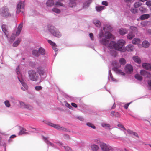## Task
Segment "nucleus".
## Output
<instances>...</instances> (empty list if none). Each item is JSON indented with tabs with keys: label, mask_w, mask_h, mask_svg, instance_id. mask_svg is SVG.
I'll list each match as a JSON object with an SVG mask.
<instances>
[{
	"label": "nucleus",
	"mask_w": 151,
	"mask_h": 151,
	"mask_svg": "<svg viewBox=\"0 0 151 151\" xmlns=\"http://www.w3.org/2000/svg\"><path fill=\"white\" fill-rule=\"evenodd\" d=\"M99 42L101 45L107 47L109 49H114L122 52H124L125 50L124 49L123 47L126 42L123 39H120L116 43L113 41L109 42L108 40L102 38L100 40Z\"/></svg>",
	"instance_id": "f257e3e1"
},
{
	"label": "nucleus",
	"mask_w": 151,
	"mask_h": 151,
	"mask_svg": "<svg viewBox=\"0 0 151 151\" xmlns=\"http://www.w3.org/2000/svg\"><path fill=\"white\" fill-rule=\"evenodd\" d=\"M16 72L17 75V78L19 81L21 83L22 87H21V89L23 91H25L27 90L28 88V86L27 84L25 83L23 80L20 79V77L21 76V74L19 72V66H18L16 68Z\"/></svg>",
	"instance_id": "f03ea898"
},
{
	"label": "nucleus",
	"mask_w": 151,
	"mask_h": 151,
	"mask_svg": "<svg viewBox=\"0 0 151 151\" xmlns=\"http://www.w3.org/2000/svg\"><path fill=\"white\" fill-rule=\"evenodd\" d=\"M47 29L53 36L57 37H60L61 36V33L53 26L49 24L47 25Z\"/></svg>",
	"instance_id": "7ed1b4c3"
},
{
	"label": "nucleus",
	"mask_w": 151,
	"mask_h": 151,
	"mask_svg": "<svg viewBox=\"0 0 151 151\" xmlns=\"http://www.w3.org/2000/svg\"><path fill=\"white\" fill-rule=\"evenodd\" d=\"M112 64L114 66L112 70L115 72L116 74L123 76L125 75V73L123 72L121 70L119 69L121 67V65L118 63V62L114 61L112 62Z\"/></svg>",
	"instance_id": "20e7f679"
},
{
	"label": "nucleus",
	"mask_w": 151,
	"mask_h": 151,
	"mask_svg": "<svg viewBox=\"0 0 151 151\" xmlns=\"http://www.w3.org/2000/svg\"><path fill=\"white\" fill-rule=\"evenodd\" d=\"M29 79L32 81H37L38 76L36 75V72L34 70H29L28 72Z\"/></svg>",
	"instance_id": "39448f33"
},
{
	"label": "nucleus",
	"mask_w": 151,
	"mask_h": 151,
	"mask_svg": "<svg viewBox=\"0 0 151 151\" xmlns=\"http://www.w3.org/2000/svg\"><path fill=\"white\" fill-rule=\"evenodd\" d=\"M0 13L3 17H8L10 16L8 8L6 6H4L0 9Z\"/></svg>",
	"instance_id": "423d86ee"
},
{
	"label": "nucleus",
	"mask_w": 151,
	"mask_h": 151,
	"mask_svg": "<svg viewBox=\"0 0 151 151\" xmlns=\"http://www.w3.org/2000/svg\"><path fill=\"white\" fill-rule=\"evenodd\" d=\"M37 72L41 76V80L44 79L46 77L47 75L45 73V69L42 67H39L37 68Z\"/></svg>",
	"instance_id": "0eeeda50"
},
{
	"label": "nucleus",
	"mask_w": 151,
	"mask_h": 151,
	"mask_svg": "<svg viewBox=\"0 0 151 151\" xmlns=\"http://www.w3.org/2000/svg\"><path fill=\"white\" fill-rule=\"evenodd\" d=\"M118 126L121 130H122L123 131H124L126 130L127 131L128 134L133 135L135 136L136 137H139L137 133L134 132H133L129 129H126L123 125L120 124H119L118 125Z\"/></svg>",
	"instance_id": "6e6552de"
},
{
	"label": "nucleus",
	"mask_w": 151,
	"mask_h": 151,
	"mask_svg": "<svg viewBox=\"0 0 151 151\" xmlns=\"http://www.w3.org/2000/svg\"><path fill=\"white\" fill-rule=\"evenodd\" d=\"M97 144H99L100 147L103 151H110L112 149V147L110 146L107 145L105 143L98 142Z\"/></svg>",
	"instance_id": "1a4fd4ad"
},
{
	"label": "nucleus",
	"mask_w": 151,
	"mask_h": 151,
	"mask_svg": "<svg viewBox=\"0 0 151 151\" xmlns=\"http://www.w3.org/2000/svg\"><path fill=\"white\" fill-rule=\"evenodd\" d=\"M24 1H20L17 4V7L16 12L17 13H19L20 12L24 13L22 10L24 9Z\"/></svg>",
	"instance_id": "9d476101"
},
{
	"label": "nucleus",
	"mask_w": 151,
	"mask_h": 151,
	"mask_svg": "<svg viewBox=\"0 0 151 151\" xmlns=\"http://www.w3.org/2000/svg\"><path fill=\"white\" fill-rule=\"evenodd\" d=\"M46 124L48 125L53 127L60 130L64 131L65 129L62 127H61L58 124L52 123L49 122H47Z\"/></svg>",
	"instance_id": "9b49d317"
},
{
	"label": "nucleus",
	"mask_w": 151,
	"mask_h": 151,
	"mask_svg": "<svg viewBox=\"0 0 151 151\" xmlns=\"http://www.w3.org/2000/svg\"><path fill=\"white\" fill-rule=\"evenodd\" d=\"M112 37V34L108 32H105L104 35L102 31H101L99 34V37L101 38L102 37H105L106 39H109Z\"/></svg>",
	"instance_id": "f8f14e48"
},
{
	"label": "nucleus",
	"mask_w": 151,
	"mask_h": 151,
	"mask_svg": "<svg viewBox=\"0 0 151 151\" xmlns=\"http://www.w3.org/2000/svg\"><path fill=\"white\" fill-rule=\"evenodd\" d=\"M133 67L130 64H127L125 67V72L129 74H131L133 71Z\"/></svg>",
	"instance_id": "ddd939ff"
},
{
	"label": "nucleus",
	"mask_w": 151,
	"mask_h": 151,
	"mask_svg": "<svg viewBox=\"0 0 151 151\" xmlns=\"http://www.w3.org/2000/svg\"><path fill=\"white\" fill-rule=\"evenodd\" d=\"M19 105L21 108H26L28 109L32 110L33 107L29 104H25L23 102H19Z\"/></svg>",
	"instance_id": "4468645a"
},
{
	"label": "nucleus",
	"mask_w": 151,
	"mask_h": 151,
	"mask_svg": "<svg viewBox=\"0 0 151 151\" xmlns=\"http://www.w3.org/2000/svg\"><path fill=\"white\" fill-rule=\"evenodd\" d=\"M1 28L3 33L5 35L7 38H8V35H9V32L7 29V26L5 24H2L1 25Z\"/></svg>",
	"instance_id": "2eb2a0df"
},
{
	"label": "nucleus",
	"mask_w": 151,
	"mask_h": 151,
	"mask_svg": "<svg viewBox=\"0 0 151 151\" xmlns=\"http://www.w3.org/2000/svg\"><path fill=\"white\" fill-rule=\"evenodd\" d=\"M42 137L44 141L47 145L48 146L50 145L52 147H54V144L48 140V137H45L43 136H42Z\"/></svg>",
	"instance_id": "dca6fc26"
},
{
	"label": "nucleus",
	"mask_w": 151,
	"mask_h": 151,
	"mask_svg": "<svg viewBox=\"0 0 151 151\" xmlns=\"http://www.w3.org/2000/svg\"><path fill=\"white\" fill-rule=\"evenodd\" d=\"M23 23L22 22L19 25L16 32V36H18L20 34L23 27Z\"/></svg>",
	"instance_id": "f3484780"
},
{
	"label": "nucleus",
	"mask_w": 151,
	"mask_h": 151,
	"mask_svg": "<svg viewBox=\"0 0 151 151\" xmlns=\"http://www.w3.org/2000/svg\"><path fill=\"white\" fill-rule=\"evenodd\" d=\"M142 66L145 69L151 71V64L144 63L142 64Z\"/></svg>",
	"instance_id": "a211bd4d"
},
{
	"label": "nucleus",
	"mask_w": 151,
	"mask_h": 151,
	"mask_svg": "<svg viewBox=\"0 0 151 151\" xmlns=\"http://www.w3.org/2000/svg\"><path fill=\"white\" fill-rule=\"evenodd\" d=\"M57 144L60 146L64 147L66 151H73L72 149L71 148H70L68 146L65 147L63 146V144L60 142H57Z\"/></svg>",
	"instance_id": "6ab92c4d"
},
{
	"label": "nucleus",
	"mask_w": 151,
	"mask_h": 151,
	"mask_svg": "<svg viewBox=\"0 0 151 151\" xmlns=\"http://www.w3.org/2000/svg\"><path fill=\"white\" fill-rule=\"evenodd\" d=\"M126 50L128 52H131L134 50V47L132 44H129L126 46Z\"/></svg>",
	"instance_id": "aec40b11"
},
{
	"label": "nucleus",
	"mask_w": 151,
	"mask_h": 151,
	"mask_svg": "<svg viewBox=\"0 0 151 151\" xmlns=\"http://www.w3.org/2000/svg\"><path fill=\"white\" fill-rule=\"evenodd\" d=\"M26 129L23 127H20V131L18 133V135H22L24 134H27L28 133L26 132Z\"/></svg>",
	"instance_id": "412c9836"
},
{
	"label": "nucleus",
	"mask_w": 151,
	"mask_h": 151,
	"mask_svg": "<svg viewBox=\"0 0 151 151\" xmlns=\"http://www.w3.org/2000/svg\"><path fill=\"white\" fill-rule=\"evenodd\" d=\"M135 34L132 31H130L127 35V38L129 40L132 39L135 37Z\"/></svg>",
	"instance_id": "4be33fe9"
},
{
	"label": "nucleus",
	"mask_w": 151,
	"mask_h": 151,
	"mask_svg": "<svg viewBox=\"0 0 151 151\" xmlns=\"http://www.w3.org/2000/svg\"><path fill=\"white\" fill-rule=\"evenodd\" d=\"M142 46L145 48H148L150 45L149 42L147 40H144L142 43Z\"/></svg>",
	"instance_id": "5701e85b"
},
{
	"label": "nucleus",
	"mask_w": 151,
	"mask_h": 151,
	"mask_svg": "<svg viewBox=\"0 0 151 151\" xmlns=\"http://www.w3.org/2000/svg\"><path fill=\"white\" fill-rule=\"evenodd\" d=\"M108 74L109 75L108 76V80H109L110 79H109V77H110L111 79V80L113 81H117L116 79H114L112 75V74L111 73V70H109L108 71Z\"/></svg>",
	"instance_id": "b1692460"
},
{
	"label": "nucleus",
	"mask_w": 151,
	"mask_h": 151,
	"mask_svg": "<svg viewBox=\"0 0 151 151\" xmlns=\"http://www.w3.org/2000/svg\"><path fill=\"white\" fill-rule=\"evenodd\" d=\"M119 32L121 35H123L127 32V31L125 28H121L119 30Z\"/></svg>",
	"instance_id": "393cba45"
},
{
	"label": "nucleus",
	"mask_w": 151,
	"mask_h": 151,
	"mask_svg": "<svg viewBox=\"0 0 151 151\" xmlns=\"http://www.w3.org/2000/svg\"><path fill=\"white\" fill-rule=\"evenodd\" d=\"M76 0H70L69 6L71 7H75L76 5Z\"/></svg>",
	"instance_id": "a878e982"
},
{
	"label": "nucleus",
	"mask_w": 151,
	"mask_h": 151,
	"mask_svg": "<svg viewBox=\"0 0 151 151\" xmlns=\"http://www.w3.org/2000/svg\"><path fill=\"white\" fill-rule=\"evenodd\" d=\"M140 42V39L138 38H134L132 41V43L133 44H138Z\"/></svg>",
	"instance_id": "bb28decb"
},
{
	"label": "nucleus",
	"mask_w": 151,
	"mask_h": 151,
	"mask_svg": "<svg viewBox=\"0 0 151 151\" xmlns=\"http://www.w3.org/2000/svg\"><path fill=\"white\" fill-rule=\"evenodd\" d=\"M54 0H48L46 3V4L47 6H52L54 5Z\"/></svg>",
	"instance_id": "cd10ccee"
},
{
	"label": "nucleus",
	"mask_w": 151,
	"mask_h": 151,
	"mask_svg": "<svg viewBox=\"0 0 151 151\" xmlns=\"http://www.w3.org/2000/svg\"><path fill=\"white\" fill-rule=\"evenodd\" d=\"M133 59L134 62H137L138 64H140L141 63L140 58L137 56H134L133 57Z\"/></svg>",
	"instance_id": "c85d7f7f"
},
{
	"label": "nucleus",
	"mask_w": 151,
	"mask_h": 151,
	"mask_svg": "<svg viewBox=\"0 0 151 151\" xmlns=\"http://www.w3.org/2000/svg\"><path fill=\"white\" fill-rule=\"evenodd\" d=\"M93 23L97 27H100L101 26L100 22L96 19H94L93 21Z\"/></svg>",
	"instance_id": "c756f323"
},
{
	"label": "nucleus",
	"mask_w": 151,
	"mask_h": 151,
	"mask_svg": "<svg viewBox=\"0 0 151 151\" xmlns=\"http://www.w3.org/2000/svg\"><path fill=\"white\" fill-rule=\"evenodd\" d=\"M101 125L103 127L108 129H110V127H111V126L109 124L105 123H102L101 124Z\"/></svg>",
	"instance_id": "7c9ffc66"
},
{
	"label": "nucleus",
	"mask_w": 151,
	"mask_h": 151,
	"mask_svg": "<svg viewBox=\"0 0 151 151\" xmlns=\"http://www.w3.org/2000/svg\"><path fill=\"white\" fill-rule=\"evenodd\" d=\"M150 17L149 14H144L142 15L140 17V19L142 20H144L148 19Z\"/></svg>",
	"instance_id": "2f4dec72"
},
{
	"label": "nucleus",
	"mask_w": 151,
	"mask_h": 151,
	"mask_svg": "<svg viewBox=\"0 0 151 151\" xmlns=\"http://www.w3.org/2000/svg\"><path fill=\"white\" fill-rule=\"evenodd\" d=\"M38 51L39 54H40L42 55H44L45 54V50L43 48L40 47L38 49Z\"/></svg>",
	"instance_id": "473e14b6"
},
{
	"label": "nucleus",
	"mask_w": 151,
	"mask_h": 151,
	"mask_svg": "<svg viewBox=\"0 0 151 151\" xmlns=\"http://www.w3.org/2000/svg\"><path fill=\"white\" fill-rule=\"evenodd\" d=\"M105 6H98L96 7V10L99 12H100L104 9Z\"/></svg>",
	"instance_id": "72a5a7b5"
},
{
	"label": "nucleus",
	"mask_w": 151,
	"mask_h": 151,
	"mask_svg": "<svg viewBox=\"0 0 151 151\" xmlns=\"http://www.w3.org/2000/svg\"><path fill=\"white\" fill-rule=\"evenodd\" d=\"M91 147L92 150L94 151L97 150L99 148L98 146L95 144L91 145Z\"/></svg>",
	"instance_id": "f704fd0d"
},
{
	"label": "nucleus",
	"mask_w": 151,
	"mask_h": 151,
	"mask_svg": "<svg viewBox=\"0 0 151 151\" xmlns=\"http://www.w3.org/2000/svg\"><path fill=\"white\" fill-rule=\"evenodd\" d=\"M92 2V0H88L84 4L83 7L84 8H86L88 7L90 4Z\"/></svg>",
	"instance_id": "c9c22d12"
},
{
	"label": "nucleus",
	"mask_w": 151,
	"mask_h": 151,
	"mask_svg": "<svg viewBox=\"0 0 151 151\" xmlns=\"http://www.w3.org/2000/svg\"><path fill=\"white\" fill-rule=\"evenodd\" d=\"M9 36V35H8V36ZM15 35L13 34H12L10 38L9 39V38H8L7 39L9 42H12L14 41V40L15 39Z\"/></svg>",
	"instance_id": "e433bc0d"
},
{
	"label": "nucleus",
	"mask_w": 151,
	"mask_h": 151,
	"mask_svg": "<svg viewBox=\"0 0 151 151\" xmlns=\"http://www.w3.org/2000/svg\"><path fill=\"white\" fill-rule=\"evenodd\" d=\"M20 40L18 39L16 40L13 43V46L14 47H16L17 46L20 42Z\"/></svg>",
	"instance_id": "4c0bfd02"
},
{
	"label": "nucleus",
	"mask_w": 151,
	"mask_h": 151,
	"mask_svg": "<svg viewBox=\"0 0 151 151\" xmlns=\"http://www.w3.org/2000/svg\"><path fill=\"white\" fill-rule=\"evenodd\" d=\"M120 64L122 65H124L126 63V60L123 58H121L119 60Z\"/></svg>",
	"instance_id": "58836bf2"
},
{
	"label": "nucleus",
	"mask_w": 151,
	"mask_h": 151,
	"mask_svg": "<svg viewBox=\"0 0 151 151\" xmlns=\"http://www.w3.org/2000/svg\"><path fill=\"white\" fill-rule=\"evenodd\" d=\"M111 114L113 116H114L117 117H119L120 116V114L118 112L112 111L111 112Z\"/></svg>",
	"instance_id": "ea45409f"
},
{
	"label": "nucleus",
	"mask_w": 151,
	"mask_h": 151,
	"mask_svg": "<svg viewBox=\"0 0 151 151\" xmlns=\"http://www.w3.org/2000/svg\"><path fill=\"white\" fill-rule=\"evenodd\" d=\"M130 28L131 30V31H132L134 33H135L137 31V28L134 26H131Z\"/></svg>",
	"instance_id": "a19ab883"
},
{
	"label": "nucleus",
	"mask_w": 151,
	"mask_h": 151,
	"mask_svg": "<svg viewBox=\"0 0 151 151\" xmlns=\"http://www.w3.org/2000/svg\"><path fill=\"white\" fill-rule=\"evenodd\" d=\"M32 54L35 56L38 57L39 55V51L36 50H34L32 51Z\"/></svg>",
	"instance_id": "79ce46f5"
},
{
	"label": "nucleus",
	"mask_w": 151,
	"mask_h": 151,
	"mask_svg": "<svg viewBox=\"0 0 151 151\" xmlns=\"http://www.w3.org/2000/svg\"><path fill=\"white\" fill-rule=\"evenodd\" d=\"M142 5V3L139 2H135L134 5V6L135 8H137Z\"/></svg>",
	"instance_id": "37998d69"
},
{
	"label": "nucleus",
	"mask_w": 151,
	"mask_h": 151,
	"mask_svg": "<svg viewBox=\"0 0 151 151\" xmlns=\"http://www.w3.org/2000/svg\"><path fill=\"white\" fill-rule=\"evenodd\" d=\"M135 78L138 80H141L142 77L139 74H136L135 76Z\"/></svg>",
	"instance_id": "c03bdc74"
},
{
	"label": "nucleus",
	"mask_w": 151,
	"mask_h": 151,
	"mask_svg": "<svg viewBox=\"0 0 151 151\" xmlns=\"http://www.w3.org/2000/svg\"><path fill=\"white\" fill-rule=\"evenodd\" d=\"M139 10L142 13H144L147 12L146 9L143 7H140Z\"/></svg>",
	"instance_id": "a18cd8bd"
},
{
	"label": "nucleus",
	"mask_w": 151,
	"mask_h": 151,
	"mask_svg": "<svg viewBox=\"0 0 151 151\" xmlns=\"http://www.w3.org/2000/svg\"><path fill=\"white\" fill-rule=\"evenodd\" d=\"M110 54L112 56L114 57L116 56L117 54L116 51L114 50H111Z\"/></svg>",
	"instance_id": "49530a36"
},
{
	"label": "nucleus",
	"mask_w": 151,
	"mask_h": 151,
	"mask_svg": "<svg viewBox=\"0 0 151 151\" xmlns=\"http://www.w3.org/2000/svg\"><path fill=\"white\" fill-rule=\"evenodd\" d=\"M55 5L56 6H64L63 4V3H61L59 1V0L56 2V3L55 4Z\"/></svg>",
	"instance_id": "de8ad7c7"
},
{
	"label": "nucleus",
	"mask_w": 151,
	"mask_h": 151,
	"mask_svg": "<svg viewBox=\"0 0 151 151\" xmlns=\"http://www.w3.org/2000/svg\"><path fill=\"white\" fill-rule=\"evenodd\" d=\"M48 42L52 46V47L56 46L55 43L53 42L52 41L50 40H48Z\"/></svg>",
	"instance_id": "09e8293b"
},
{
	"label": "nucleus",
	"mask_w": 151,
	"mask_h": 151,
	"mask_svg": "<svg viewBox=\"0 0 151 151\" xmlns=\"http://www.w3.org/2000/svg\"><path fill=\"white\" fill-rule=\"evenodd\" d=\"M86 125L92 128H93L94 129H95L96 128V127L94 125H93L91 123H89V122L87 123H86Z\"/></svg>",
	"instance_id": "8fccbe9b"
},
{
	"label": "nucleus",
	"mask_w": 151,
	"mask_h": 151,
	"mask_svg": "<svg viewBox=\"0 0 151 151\" xmlns=\"http://www.w3.org/2000/svg\"><path fill=\"white\" fill-rule=\"evenodd\" d=\"M52 11L58 14L60 13V10L55 8H53L52 9Z\"/></svg>",
	"instance_id": "3c124183"
},
{
	"label": "nucleus",
	"mask_w": 151,
	"mask_h": 151,
	"mask_svg": "<svg viewBox=\"0 0 151 151\" xmlns=\"http://www.w3.org/2000/svg\"><path fill=\"white\" fill-rule=\"evenodd\" d=\"M137 10L136 8H132L131 9V12L135 14L137 13Z\"/></svg>",
	"instance_id": "603ef678"
},
{
	"label": "nucleus",
	"mask_w": 151,
	"mask_h": 151,
	"mask_svg": "<svg viewBox=\"0 0 151 151\" xmlns=\"http://www.w3.org/2000/svg\"><path fill=\"white\" fill-rule=\"evenodd\" d=\"M4 104L5 106L7 107H9L10 106V104L8 100H6L4 101Z\"/></svg>",
	"instance_id": "864d4df0"
},
{
	"label": "nucleus",
	"mask_w": 151,
	"mask_h": 151,
	"mask_svg": "<svg viewBox=\"0 0 151 151\" xmlns=\"http://www.w3.org/2000/svg\"><path fill=\"white\" fill-rule=\"evenodd\" d=\"M65 106H66L69 109H72L73 107L69 103H68L67 102H66L65 103Z\"/></svg>",
	"instance_id": "5fc2aeb1"
},
{
	"label": "nucleus",
	"mask_w": 151,
	"mask_h": 151,
	"mask_svg": "<svg viewBox=\"0 0 151 151\" xmlns=\"http://www.w3.org/2000/svg\"><path fill=\"white\" fill-rule=\"evenodd\" d=\"M146 73V71L144 70H141L140 71V74L142 75H145Z\"/></svg>",
	"instance_id": "6e6d98bb"
},
{
	"label": "nucleus",
	"mask_w": 151,
	"mask_h": 151,
	"mask_svg": "<svg viewBox=\"0 0 151 151\" xmlns=\"http://www.w3.org/2000/svg\"><path fill=\"white\" fill-rule=\"evenodd\" d=\"M42 88V87L40 86H37L35 87V89L37 91H39L41 90Z\"/></svg>",
	"instance_id": "4d7b16f0"
},
{
	"label": "nucleus",
	"mask_w": 151,
	"mask_h": 151,
	"mask_svg": "<svg viewBox=\"0 0 151 151\" xmlns=\"http://www.w3.org/2000/svg\"><path fill=\"white\" fill-rule=\"evenodd\" d=\"M131 103L132 102H130V103H128L125 104L124 106V108L126 109H127L128 108L129 106Z\"/></svg>",
	"instance_id": "13d9d810"
},
{
	"label": "nucleus",
	"mask_w": 151,
	"mask_h": 151,
	"mask_svg": "<svg viewBox=\"0 0 151 151\" xmlns=\"http://www.w3.org/2000/svg\"><path fill=\"white\" fill-rule=\"evenodd\" d=\"M145 4L148 6H151V1H147Z\"/></svg>",
	"instance_id": "bf43d9fd"
},
{
	"label": "nucleus",
	"mask_w": 151,
	"mask_h": 151,
	"mask_svg": "<svg viewBox=\"0 0 151 151\" xmlns=\"http://www.w3.org/2000/svg\"><path fill=\"white\" fill-rule=\"evenodd\" d=\"M147 22L146 21H142L141 22V24L143 26H145L147 25Z\"/></svg>",
	"instance_id": "052dcab7"
},
{
	"label": "nucleus",
	"mask_w": 151,
	"mask_h": 151,
	"mask_svg": "<svg viewBox=\"0 0 151 151\" xmlns=\"http://www.w3.org/2000/svg\"><path fill=\"white\" fill-rule=\"evenodd\" d=\"M29 65L32 67H34L35 66V63L33 62H30L29 63Z\"/></svg>",
	"instance_id": "680f3d73"
},
{
	"label": "nucleus",
	"mask_w": 151,
	"mask_h": 151,
	"mask_svg": "<svg viewBox=\"0 0 151 151\" xmlns=\"http://www.w3.org/2000/svg\"><path fill=\"white\" fill-rule=\"evenodd\" d=\"M102 4L106 6H107L108 5V3L105 1H103L102 2Z\"/></svg>",
	"instance_id": "e2e57ef3"
},
{
	"label": "nucleus",
	"mask_w": 151,
	"mask_h": 151,
	"mask_svg": "<svg viewBox=\"0 0 151 151\" xmlns=\"http://www.w3.org/2000/svg\"><path fill=\"white\" fill-rule=\"evenodd\" d=\"M89 36L91 39L92 40H93L94 36L93 34L92 33H90L89 34Z\"/></svg>",
	"instance_id": "0e129e2a"
},
{
	"label": "nucleus",
	"mask_w": 151,
	"mask_h": 151,
	"mask_svg": "<svg viewBox=\"0 0 151 151\" xmlns=\"http://www.w3.org/2000/svg\"><path fill=\"white\" fill-rule=\"evenodd\" d=\"M77 118L81 121H83L84 120V119L81 116H79Z\"/></svg>",
	"instance_id": "69168bd1"
},
{
	"label": "nucleus",
	"mask_w": 151,
	"mask_h": 151,
	"mask_svg": "<svg viewBox=\"0 0 151 151\" xmlns=\"http://www.w3.org/2000/svg\"><path fill=\"white\" fill-rule=\"evenodd\" d=\"M71 105L72 106L75 108H76L77 107V105L75 103H71Z\"/></svg>",
	"instance_id": "338daca9"
},
{
	"label": "nucleus",
	"mask_w": 151,
	"mask_h": 151,
	"mask_svg": "<svg viewBox=\"0 0 151 151\" xmlns=\"http://www.w3.org/2000/svg\"><path fill=\"white\" fill-rule=\"evenodd\" d=\"M56 46L53 47H52V49L54 50L55 51V52H56L58 50V49L56 48Z\"/></svg>",
	"instance_id": "774afa93"
}]
</instances>
